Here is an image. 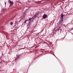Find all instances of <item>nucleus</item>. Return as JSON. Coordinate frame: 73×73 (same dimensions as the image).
Here are the masks:
<instances>
[{
  "instance_id": "obj_1",
  "label": "nucleus",
  "mask_w": 73,
  "mask_h": 73,
  "mask_svg": "<svg viewBox=\"0 0 73 73\" xmlns=\"http://www.w3.org/2000/svg\"><path fill=\"white\" fill-rule=\"evenodd\" d=\"M30 21L29 22V24L27 26V31H29L30 29V26L32 25V23H33V21L32 20Z\"/></svg>"
},
{
  "instance_id": "obj_2",
  "label": "nucleus",
  "mask_w": 73,
  "mask_h": 73,
  "mask_svg": "<svg viewBox=\"0 0 73 73\" xmlns=\"http://www.w3.org/2000/svg\"><path fill=\"white\" fill-rule=\"evenodd\" d=\"M37 16L36 15H35L32 17V18H30L29 19V21H31L32 20V21H33V20L34 19H35L36 17V16Z\"/></svg>"
},
{
  "instance_id": "obj_3",
  "label": "nucleus",
  "mask_w": 73,
  "mask_h": 73,
  "mask_svg": "<svg viewBox=\"0 0 73 73\" xmlns=\"http://www.w3.org/2000/svg\"><path fill=\"white\" fill-rule=\"evenodd\" d=\"M9 3L10 4L9 7H10V6L11 5H13V2L12 1H11V0H9Z\"/></svg>"
},
{
  "instance_id": "obj_4",
  "label": "nucleus",
  "mask_w": 73,
  "mask_h": 73,
  "mask_svg": "<svg viewBox=\"0 0 73 73\" xmlns=\"http://www.w3.org/2000/svg\"><path fill=\"white\" fill-rule=\"evenodd\" d=\"M20 56V55H18V56H17V57L15 58V62L17 61V60L18 59H19V57Z\"/></svg>"
},
{
  "instance_id": "obj_5",
  "label": "nucleus",
  "mask_w": 73,
  "mask_h": 73,
  "mask_svg": "<svg viewBox=\"0 0 73 73\" xmlns=\"http://www.w3.org/2000/svg\"><path fill=\"white\" fill-rule=\"evenodd\" d=\"M47 17H48L47 15L46 14H44L42 18L43 19H46Z\"/></svg>"
},
{
  "instance_id": "obj_6",
  "label": "nucleus",
  "mask_w": 73,
  "mask_h": 73,
  "mask_svg": "<svg viewBox=\"0 0 73 73\" xmlns=\"http://www.w3.org/2000/svg\"><path fill=\"white\" fill-rule=\"evenodd\" d=\"M61 20L59 21L60 23H61V22H62L63 21V17H61L60 18Z\"/></svg>"
},
{
  "instance_id": "obj_7",
  "label": "nucleus",
  "mask_w": 73,
  "mask_h": 73,
  "mask_svg": "<svg viewBox=\"0 0 73 73\" xmlns=\"http://www.w3.org/2000/svg\"><path fill=\"white\" fill-rule=\"evenodd\" d=\"M27 21H29V19L28 20H25V21L24 22V23H25V24Z\"/></svg>"
},
{
  "instance_id": "obj_8",
  "label": "nucleus",
  "mask_w": 73,
  "mask_h": 73,
  "mask_svg": "<svg viewBox=\"0 0 73 73\" xmlns=\"http://www.w3.org/2000/svg\"><path fill=\"white\" fill-rule=\"evenodd\" d=\"M61 17H64V15L62 14H61Z\"/></svg>"
},
{
  "instance_id": "obj_9",
  "label": "nucleus",
  "mask_w": 73,
  "mask_h": 73,
  "mask_svg": "<svg viewBox=\"0 0 73 73\" xmlns=\"http://www.w3.org/2000/svg\"><path fill=\"white\" fill-rule=\"evenodd\" d=\"M13 24V23L12 22H11L10 23V25H12Z\"/></svg>"
},
{
  "instance_id": "obj_10",
  "label": "nucleus",
  "mask_w": 73,
  "mask_h": 73,
  "mask_svg": "<svg viewBox=\"0 0 73 73\" xmlns=\"http://www.w3.org/2000/svg\"><path fill=\"white\" fill-rule=\"evenodd\" d=\"M58 31H60V32H61V29L59 30Z\"/></svg>"
},
{
  "instance_id": "obj_11",
  "label": "nucleus",
  "mask_w": 73,
  "mask_h": 73,
  "mask_svg": "<svg viewBox=\"0 0 73 73\" xmlns=\"http://www.w3.org/2000/svg\"><path fill=\"white\" fill-rule=\"evenodd\" d=\"M28 10V9H26V10H25V12H26V11H27V10Z\"/></svg>"
},
{
  "instance_id": "obj_12",
  "label": "nucleus",
  "mask_w": 73,
  "mask_h": 73,
  "mask_svg": "<svg viewBox=\"0 0 73 73\" xmlns=\"http://www.w3.org/2000/svg\"><path fill=\"white\" fill-rule=\"evenodd\" d=\"M71 30H73V28H72L71 29Z\"/></svg>"
},
{
  "instance_id": "obj_13",
  "label": "nucleus",
  "mask_w": 73,
  "mask_h": 73,
  "mask_svg": "<svg viewBox=\"0 0 73 73\" xmlns=\"http://www.w3.org/2000/svg\"><path fill=\"white\" fill-rule=\"evenodd\" d=\"M24 49V48H21V49Z\"/></svg>"
},
{
  "instance_id": "obj_14",
  "label": "nucleus",
  "mask_w": 73,
  "mask_h": 73,
  "mask_svg": "<svg viewBox=\"0 0 73 73\" xmlns=\"http://www.w3.org/2000/svg\"><path fill=\"white\" fill-rule=\"evenodd\" d=\"M53 55H54V56H55V57H56V56H55V55H54V54Z\"/></svg>"
},
{
  "instance_id": "obj_15",
  "label": "nucleus",
  "mask_w": 73,
  "mask_h": 73,
  "mask_svg": "<svg viewBox=\"0 0 73 73\" xmlns=\"http://www.w3.org/2000/svg\"><path fill=\"white\" fill-rule=\"evenodd\" d=\"M39 33H39L38 34V35H39Z\"/></svg>"
},
{
  "instance_id": "obj_16",
  "label": "nucleus",
  "mask_w": 73,
  "mask_h": 73,
  "mask_svg": "<svg viewBox=\"0 0 73 73\" xmlns=\"http://www.w3.org/2000/svg\"><path fill=\"white\" fill-rule=\"evenodd\" d=\"M5 5H6V3H5Z\"/></svg>"
},
{
  "instance_id": "obj_17",
  "label": "nucleus",
  "mask_w": 73,
  "mask_h": 73,
  "mask_svg": "<svg viewBox=\"0 0 73 73\" xmlns=\"http://www.w3.org/2000/svg\"><path fill=\"white\" fill-rule=\"evenodd\" d=\"M1 58L0 57V58Z\"/></svg>"
},
{
  "instance_id": "obj_18",
  "label": "nucleus",
  "mask_w": 73,
  "mask_h": 73,
  "mask_svg": "<svg viewBox=\"0 0 73 73\" xmlns=\"http://www.w3.org/2000/svg\"><path fill=\"white\" fill-rule=\"evenodd\" d=\"M18 73H19V72H18Z\"/></svg>"
}]
</instances>
